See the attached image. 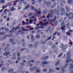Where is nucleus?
<instances>
[{
	"mask_svg": "<svg viewBox=\"0 0 73 73\" xmlns=\"http://www.w3.org/2000/svg\"><path fill=\"white\" fill-rule=\"evenodd\" d=\"M51 5V3H48L47 4V7H49Z\"/></svg>",
	"mask_w": 73,
	"mask_h": 73,
	"instance_id": "9d476101",
	"label": "nucleus"
},
{
	"mask_svg": "<svg viewBox=\"0 0 73 73\" xmlns=\"http://www.w3.org/2000/svg\"><path fill=\"white\" fill-rule=\"evenodd\" d=\"M51 28V27H49L48 28V30L50 29Z\"/></svg>",
	"mask_w": 73,
	"mask_h": 73,
	"instance_id": "c03bdc74",
	"label": "nucleus"
},
{
	"mask_svg": "<svg viewBox=\"0 0 73 73\" xmlns=\"http://www.w3.org/2000/svg\"><path fill=\"white\" fill-rule=\"evenodd\" d=\"M56 19V17H55L54 18V25L55 26H56V25H57V24L58 23V22L56 21L55 20Z\"/></svg>",
	"mask_w": 73,
	"mask_h": 73,
	"instance_id": "0eeeda50",
	"label": "nucleus"
},
{
	"mask_svg": "<svg viewBox=\"0 0 73 73\" xmlns=\"http://www.w3.org/2000/svg\"><path fill=\"white\" fill-rule=\"evenodd\" d=\"M46 21V19H45L44 20H43L44 21V22H45Z\"/></svg>",
	"mask_w": 73,
	"mask_h": 73,
	"instance_id": "13d9d810",
	"label": "nucleus"
},
{
	"mask_svg": "<svg viewBox=\"0 0 73 73\" xmlns=\"http://www.w3.org/2000/svg\"><path fill=\"white\" fill-rule=\"evenodd\" d=\"M69 67H70V69L73 68V64H70L69 66Z\"/></svg>",
	"mask_w": 73,
	"mask_h": 73,
	"instance_id": "f8f14e48",
	"label": "nucleus"
},
{
	"mask_svg": "<svg viewBox=\"0 0 73 73\" xmlns=\"http://www.w3.org/2000/svg\"><path fill=\"white\" fill-rule=\"evenodd\" d=\"M1 29L2 30H4V27H2L1 28Z\"/></svg>",
	"mask_w": 73,
	"mask_h": 73,
	"instance_id": "6e6d98bb",
	"label": "nucleus"
},
{
	"mask_svg": "<svg viewBox=\"0 0 73 73\" xmlns=\"http://www.w3.org/2000/svg\"><path fill=\"white\" fill-rule=\"evenodd\" d=\"M50 70H52V69H50V70H49L50 72H51V71H50Z\"/></svg>",
	"mask_w": 73,
	"mask_h": 73,
	"instance_id": "69168bd1",
	"label": "nucleus"
},
{
	"mask_svg": "<svg viewBox=\"0 0 73 73\" xmlns=\"http://www.w3.org/2000/svg\"><path fill=\"white\" fill-rule=\"evenodd\" d=\"M25 0H22L21 1H16L14 2H13V3L14 4V3H17L18 1L19 2V3H24V1H25Z\"/></svg>",
	"mask_w": 73,
	"mask_h": 73,
	"instance_id": "7ed1b4c3",
	"label": "nucleus"
},
{
	"mask_svg": "<svg viewBox=\"0 0 73 73\" xmlns=\"http://www.w3.org/2000/svg\"><path fill=\"white\" fill-rule=\"evenodd\" d=\"M68 4H72V1L71 0H69L68 1Z\"/></svg>",
	"mask_w": 73,
	"mask_h": 73,
	"instance_id": "9b49d317",
	"label": "nucleus"
},
{
	"mask_svg": "<svg viewBox=\"0 0 73 73\" xmlns=\"http://www.w3.org/2000/svg\"><path fill=\"white\" fill-rule=\"evenodd\" d=\"M31 9H32V10L34 9V7H33V6H31Z\"/></svg>",
	"mask_w": 73,
	"mask_h": 73,
	"instance_id": "7c9ffc66",
	"label": "nucleus"
},
{
	"mask_svg": "<svg viewBox=\"0 0 73 73\" xmlns=\"http://www.w3.org/2000/svg\"><path fill=\"white\" fill-rule=\"evenodd\" d=\"M23 73H29V72H23Z\"/></svg>",
	"mask_w": 73,
	"mask_h": 73,
	"instance_id": "37998d69",
	"label": "nucleus"
},
{
	"mask_svg": "<svg viewBox=\"0 0 73 73\" xmlns=\"http://www.w3.org/2000/svg\"><path fill=\"white\" fill-rule=\"evenodd\" d=\"M56 48V46L55 45H53L52 47V49H54V48Z\"/></svg>",
	"mask_w": 73,
	"mask_h": 73,
	"instance_id": "c756f323",
	"label": "nucleus"
},
{
	"mask_svg": "<svg viewBox=\"0 0 73 73\" xmlns=\"http://www.w3.org/2000/svg\"><path fill=\"white\" fill-rule=\"evenodd\" d=\"M70 19L72 20V19L73 17V13H71L70 14Z\"/></svg>",
	"mask_w": 73,
	"mask_h": 73,
	"instance_id": "6e6552de",
	"label": "nucleus"
},
{
	"mask_svg": "<svg viewBox=\"0 0 73 73\" xmlns=\"http://www.w3.org/2000/svg\"><path fill=\"white\" fill-rule=\"evenodd\" d=\"M3 20L2 19H0V22H2V21H3Z\"/></svg>",
	"mask_w": 73,
	"mask_h": 73,
	"instance_id": "de8ad7c7",
	"label": "nucleus"
},
{
	"mask_svg": "<svg viewBox=\"0 0 73 73\" xmlns=\"http://www.w3.org/2000/svg\"><path fill=\"white\" fill-rule=\"evenodd\" d=\"M56 2H55L53 4V7H56Z\"/></svg>",
	"mask_w": 73,
	"mask_h": 73,
	"instance_id": "412c9836",
	"label": "nucleus"
},
{
	"mask_svg": "<svg viewBox=\"0 0 73 73\" xmlns=\"http://www.w3.org/2000/svg\"><path fill=\"white\" fill-rule=\"evenodd\" d=\"M67 38V36H64V40H66V39Z\"/></svg>",
	"mask_w": 73,
	"mask_h": 73,
	"instance_id": "5701e85b",
	"label": "nucleus"
},
{
	"mask_svg": "<svg viewBox=\"0 0 73 73\" xmlns=\"http://www.w3.org/2000/svg\"><path fill=\"white\" fill-rule=\"evenodd\" d=\"M32 4L33 5H34V4H35V2H32Z\"/></svg>",
	"mask_w": 73,
	"mask_h": 73,
	"instance_id": "5fc2aeb1",
	"label": "nucleus"
},
{
	"mask_svg": "<svg viewBox=\"0 0 73 73\" xmlns=\"http://www.w3.org/2000/svg\"><path fill=\"white\" fill-rule=\"evenodd\" d=\"M7 21H9V17H7Z\"/></svg>",
	"mask_w": 73,
	"mask_h": 73,
	"instance_id": "393cba45",
	"label": "nucleus"
},
{
	"mask_svg": "<svg viewBox=\"0 0 73 73\" xmlns=\"http://www.w3.org/2000/svg\"><path fill=\"white\" fill-rule=\"evenodd\" d=\"M5 30L6 31H9V30L7 28H6L5 29Z\"/></svg>",
	"mask_w": 73,
	"mask_h": 73,
	"instance_id": "c9c22d12",
	"label": "nucleus"
},
{
	"mask_svg": "<svg viewBox=\"0 0 73 73\" xmlns=\"http://www.w3.org/2000/svg\"><path fill=\"white\" fill-rule=\"evenodd\" d=\"M35 11L36 12V13L35 15H36L37 16H39V15L41 14V12L39 11L38 10H35Z\"/></svg>",
	"mask_w": 73,
	"mask_h": 73,
	"instance_id": "f03ea898",
	"label": "nucleus"
},
{
	"mask_svg": "<svg viewBox=\"0 0 73 73\" xmlns=\"http://www.w3.org/2000/svg\"><path fill=\"white\" fill-rule=\"evenodd\" d=\"M12 15V13H10L9 14V16H11Z\"/></svg>",
	"mask_w": 73,
	"mask_h": 73,
	"instance_id": "ea45409f",
	"label": "nucleus"
},
{
	"mask_svg": "<svg viewBox=\"0 0 73 73\" xmlns=\"http://www.w3.org/2000/svg\"><path fill=\"white\" fill-rule=\"evenodd\" d=\"M32 15H33V14L32 13H29L28 16H29H29H32Z\"/></svg>",
	"mask_w": 73,
	"mask_h": 73,
	"instance_id": "4468645a",
	"label": "nucleus"
},
{
	"mask_svg": "<svg viewBox=\"0 0 73 73\" xmlns=\"http://www.w3.org/2000/svg\"><path fill=\"white\" fill-rule=\"evenodd\" d=\"M72 42H71L70 43V45H72Z\"/></svg>",
	"mask_w": 73,
	"mask_h": 73,
	"instance_id": "8fccbe9b",
	"label": "nucleus"
},
{
	"mask_svg": "<svg viewBox=\"0 0 73 73\" xmlns=\"http://www.w3.org/2000/svg\"><path fill=\"white\" fill-rule=\"evenodd\" d=\"M27 38L28 39H29V38H30V37H29V35H28L27 36Z\"/></svg>",
	"mask_w": 73,
	"mask_h": 73,
	"instance_id": "a18cd8bd",
	"label": "nucleus"
},
{
	"mask_svg": "<svg viewBox=\"0 0 73 73\" xmlns=\"http://www.w3.org/2000/svg\"><path fill=\"white\" fill-rule=\"evenodd\" d=\"M4 54V55H7V54H8L7 53V52H6L5 54Z\"/></svg>",
	"mask_w": 73,
	"mask_h": 73,
	"instance_id": "3c124183",
	"label": "nucleus"
},
{
	"mask_svg": "<svg viewBox=\"0 0 73 73\" xmlns=\"http://www.w3.org/2000/svg\"><path fill=\"white\" fill-rule=\"evenodd\" d=\"M62 54H61L60 55L58 56V57H61V56H62Z\"/></svg>",
	"mask_w": 73,
	"mask_h": 73,
	"instance_id": "473e14b6",
	"label": "nucleus"
},
{
	"mask_svg": "<svg viewBox=\"0 0 73 73\" xmlns=\"http://www.w3.org/2000/svg\"><path fill=\"white\" fill-rule=\"evenodd\" d=\"M1 2L2 3H5V1H4V0H3L1 1Z\"/></svg>",
	"mask_w": 73,
	"mask_h": 73,
	"instance_id": "cd10ccee",
	"label": "nucleus"
},
{
	"mask_svg": "<svg viewBox=\"0 0 73 73\" xmlns=\"http://www.w3.org/2000/svg\"><path fill=\"white\" fill-rule=\"evenodd\" d=\"M41 8H44V6H41Z\"/></svg>",
	"mask_w": 73,
	"mask_h": 73,
	"instance_id": "774afa93",
	"label": "nucleus"
},
{
	"mask_svg": "<svg viewBox=\"0 0 73 73\" xmlns=\"http://www.w3.org/2000/svg\"><path fill=\"white\" fill-rule=\"evenodd\" d=\"M31 39H33V35H31Z\"/></svg>",
	"mask_w": 73,
	"mask_h": 73,
	"instance_id": "4c0bfd02",
	"label": "nucleus"
},
{
	"mask_svg": "<svg viewBox=\"0 0 73 73\" xmlns=\"http://www.w3.org/2000/svg\"><path fill=\"white\" fill-rule=\"evenodd\" d=\"M61 26L63 27L61 28V29L62 31H65V26L64 25V23H62L61 24Z\"/></svg>",
	"mask_w": 73,
	"mask_h": 73,
	"instance_id": "20e7f679",
	"label": "nucleus"
},
{
	"mask_svg": "<svg viewBox=\"0 0 73 73\" xmlns=\"http://www.w3.org/2000/svg\"><path fill=\"white\" fill-rule=\"evenodd\" d=\"M58 36H60V33H58Z\"/></svg>",
	"mask_w": 73,
	"mask_h": 73,
	"instance_id": "09e8293b",
	"label": "nucleus"
},
{
	"mask_svg": "<svg viewBox=\"0 0 73 73\" xmlns=\"http://www.w3.org/2000/svg\"><path fill=\"white\" fill-rule=\"evenodd\" d=\"M15 9H15V8H14V7H12L11 10H10L9 11H14V10H15Z\"/></svg>",
	"mask_w": 73,
	"mask_h": 73,
	"instance_id": "2eb2a0df",
	"label": "nucleus"
},
{
	"mask_svg": "<svg viewBox=\"0 0 73 73\" xmlns=\"http://www.w3.org/2000/svg\"><path fill=\"white\" fill-rule=\"evenodd\" d=\"M67 35H68V36H70V33H67Z\"/></svg>",
	"mask_w": 73,
	"mask_h": 73,
	"instance_id": "f704fd0d",
	"label": "nucleus"
},
{
	"mask_svg": "<svg viewBox=\"0 0 73 73\" xmlns=\"http://www.w3.org/2000/svg\"><path fill=\"white\" fill-rule=\"evenodd\" d=\"M13 25H16V22H14L13 23Z\"/></svg>",
	"mask_w": 73,
	"mask_h": 73,
	"instance_id": "72a5a7b5",
	"label": "nucleus"
},
{
	"mask_svg": "<svg viewBox=\"0 0 73 73\" xmlns=\"http://www.w3.org/2000/svg\"><path fill=\"white\" fill-rule=\"evenodd\" d=\"M36 37H37V38H40V35H37Z\"/></svg>",
	"mask_w": 73,
	"mask_h": 73,
	"instance_id": "c85d7f7f",
	"label": "nucleus"
},
{
	"mask_svg": "<svg viewBox=\"0 0 73 73\" xmlns=\"http://www.w3.org/2000/svg\"><path fill=\"white\" fill-rule=\"evenodd\" d=\"M10 36H13V34H10Z\"/></svg>",
	"mask_w": 73,
	"mask_h": 73,
	"instance_id": "a19ab883",
	"label": "nucleus"
},
{
	"mask_svg": "<svg viewBox=\"0 0 73 73\" xmlns=\"http://www.w3.org/2000/svg\"><path fill=\"white\" fill-rule=\"evenodd\" d=\"M52 21H53L52 20H48L47 21V22H46V23L45 24H44V23H42V22H40V24L41 25V26H42L44 25H46V24H47L48 23H50L52 22Z\"/></svg>",
	"mask_w": 73,
	"mask_h": 73,
	"instance_id": "f257e3e1",
	"label": "nucleus"
},
{
	"mask_svg": "<svg viewBox=\"0 0 73 73\" xmlns=\"http://www.w3.org/2000/svg\"><path fill=\"white\" fill-rule=\"evenodd\" d=\"M48 44L50 45H52V43L50 41L48 42Z\"/></svg>",
	"mask_w": 73,
	"mask_h": 73,
	"instance_id": "a211bd4d",
	"label": "nucleus"
},
{
	"mask_svg": "<svg viewBox=\"0 0 73 73\" xmlns=\"http://www.w3.org/2000/svg\"><path fill=\"white\" fill-rule=\"evenodd\" d=\"M66 9L67 11L68 12V11H69V8H68V7L66 6Z\"/></svg>",
	"mask_w": 73,
	"mask_h": 73,
	"instance_id": "aec40b11",
	"label": "nucleus"
},
{
	"mask_svg": "<svg viewBox=\"0 0 73 73\" xmlns=\"http://www.w3.org/2000/svg\"><path fill=\"white\" fill-rule=\"evenodd\" d=\"M30 30H33V28H31L30 29Z\"/></svg>",
	"mask_w": 73,
	"mask_h": 73,
	"instance_id": "e2e57ef3",
	"label": "nucleus"
},
{
	"mask_svg": "<svg viewBox=\"0 0 73 73\" xmlns=\"http://www.w3.org/2000/svg\"><path fill=\"white\" fill-rule=\"evenodd\" d=\"M29 46L30 48H32L33 47V45L32 44H30L29 45Z\"/></svg>",
	"mask_w": 73,
	"mask_h": 73,
	"instance_id": "4be33fe9",
	"label": "nucleus"
},
{
	"mask_svg": "<svg viewBox=\"0 0 73 73\" xmlns=\"http://www.w3.org/2000/svg\"><path fill=\"white\" fill-rule=\"evenodd\" d=\"M13 71V69H11L9 71V73H11V72H12Z\"/></svg>",
	"mask_w": 73,
	"mask_h": 73,
	"instance_id": "dca6fc26",
	"label": "nucleus"
},
{
	"mask_svg": "<svg viewBox=\"0 0 73 73\" xmlns=\"http://www.w3.org/2000/svg\"><path fill=\"white\" fill-rule=\"evenodd\" d=\"M17 29H15V31H16V30H17V29H19L20 28V27H19V26H18L17 27H16Z\"/></svg>",
	"mask_w": 73,
	"mask_h": 73,
	"instance_id": "bb28decb",
	"label": "nucleus"
},
{
	"mask_svg": "<svg viewBox=\"0 0 73 73\" xmlns=\"http://www.w3.org/2000/svg\"><path fill=\"white\" fill-rule=\"evenodd\" d=\"M19 33H21V34H23V33H21V31H20L19 32Z\"/></svg>",
	"mask_w": 73,
	"mask_h": 73,
	"instance_id": "680f3d73",
	"label": "nucleus"
},
{
	"mask_svg": "<svg viewBox=\"0 0 73 73\" xmlns=\"http://www.w3.org/2000/svg\"><path fill=\"white\" fill-rule=\"evenodd\" d=\"M65 47H64V44H62L60 46V48H61V49H62V48H63V49H62V50H64L65 49Z\"/></svg>",
	"mask_w": 73,
	"mask_h": 73,
	"instance_id": "1a4fd4ad",
	"label": "nucleus"
},
{
	"mask_svg": "<svg viewBox=\"0 0 73 73\" xmlns=\"http://www.w3.org/2000/svg\"><path fill=\"white\" fill-rule=\"evenodd\" d=\"M60 69V68H56L57 70H59Z\"/></svg>",
	"mask_w": 73,
	"mask_h": 73,
	"instance_id": "0e129e2a",
	"label": "nucleus"
},
{
	"mask_svg": "<svg viewBox=\"0 0 73 73\" xmlns=\"http://www.w3.org/2000/svg\"><path fill=\"white\" fill-rule=\"evenodd\" d=\"M56 33H55L53 35V36H55V35H56Z\"/></svg>",
	"mask_w": 73,
	"mask_h": 73,
	"instance_id": "864d4df0",
	"label": "nucleus"
},
{
	"mask_svg": "<svg viewBox=\"0 0 73 73\" xmlns=\"http://www.w3.org/2000/svg\"><path fill=\"white\" fill-rule=\"evenodd\" d=\"M68 32H73V30H69Z\"/></svg>",
	"mask_w": 73,
	"mask_h": 73,
	"instance_id": "e433bc0d",
	"label": "nucleus"
},
{
	"mask_svg": "<svg viewBox=\"0 0 73 73\" xmlns=\"http://www.w3.org/2000/svg\"><path fill=\"white\" fill-rule=\"evenodd\" d=\"M39 28H39V27H36V28H35V29H36V30H37V29H39Z\"/></svg>",
	"mask_w": 73,
	"mask_h": 73,
	"instance_id": "49530a36",
	"label": "nucleus"
},
{
	"mask_svg": "<svg viewBox=\"0 0 73 73\" xmlns=\"http://www.w3.org/2000/svg\"><path fill=\"white\" fill-rule=\"evenodd\" d=\"M16 35H18V34H19V32H18L17 33H16Z\"/></svg>",
	"mask_w": 73,
	"mask_h": 73,
	"instance_id": "bf43d9fd",
	"label": "nucleus"
},
{
	"mask_svg": "<svg viewBox=\"0 0 73 73\" xmlns=\"http://www.w3.org/2000/svg\"><path fill=\"white\" fill-rule=\"evenodd\" d=\"M60 9L61 11L63 9L62 7H60Z\"/></svg>",
	"mask_w": 73,
	"mask_h": 73,
	"instance_id": "603ef678",
	"label": "nucleus"
},
{
	"mask_svg": "<svg viewBox=\"0 0 73 73\" xmlns=\"http://www.w3.org/2000/svg\"><path fill=\"white\" fill-rule=\"evenodd\" d=\"M38 2L39 3H41V0H38Z\"/></svg>",
	"mask_w": 73,
	"mask_h": 73,
	"instance_id": "79ce46f5",
	"label": "nucleus"
},
{
	"mask_svg": "<svg viewBox=\"0 0 73 73\" xmlns=\"http://www.w3.org/2000/svg\"><path fill=\"white\" fill-rule=\"evenodd\" d=\"M72 61V60H71L69 58V56H67L66 57V62H70V61Z\"/></svg>",
	"mask_w": 73,
	"mask_h": 73,
	"instance_id": "39448f33",
	"label": "nucleus"
},
{
	"mask_svg": "<svg viewBox=\"0 0 73 73\" xmlns=\"http://www.w3.org/2000/svg\"><path fill=\"white\" fill-rule=\"evenodd\" d=\"M48 63L47 62H43L42 63V64H43V65H44V64H47V63Z\"/></svg>",
	"mask_w": 73,
	"mask_h": 73,
	"instance_id": "f3484780",
	"label": "nucleus"
},
{
	"mask_svg": "<svg viewBox=\"0 0 73 73\" xmlns=\"http://www.w3.org/2000/svg\"><path fill=\"white\" fill-rule=\"evenodd\" d=\"M50 39H51V37H50L48 38L47 40H50Z\"/></svg>",
	"mask_w": 73,
	"mask_h": 73,
	"instance_id": "58836bf2",
	"label": "nucleus"
},
{
	"mask_svg": "<svg viewBox=\"0 0 73 73\" xmlns=\"http://www.w3.org/2000/svg\"><path fill=\"white\" fill-rule=\"evenodd\" d=\"M10 41H11V42H13V41H14V40L12 39L10 40Z\"/></svg>",
	"mask_w": 73,
	"mask_h": 73,
	"instance_id": "2f4dec72",
	"label": "nucleus"
},
{
	"mask_svg": "<svg viewBox=\"0 0 73 73\" xmlns=\"http://www.w3.org/2000/svg\"><path fill=\"white\" fill-rule=\"evenodd\" d=\"M27 22V23L26 24L25 22H24V21H23L22 22V24L23 25H25L26 24V25H28L29 24V23H28V21H29V20L28 19H27L26 20Z\"/></svg>",
	"mask_w": 73,
	"mask_h": 73,
	"instance_id": "423d86ee",
	"label": "nucleus"
},
{
	"mask_svg": "<svg viewBox=\"0 0 73 73\" xmlns=\"http://www.w3.org/2000/svg\"><path fill=\"white\" fill-rule=\"evenodd\" d=\"M37 71L38 72H40V71L38 70H37Z\"/></svg>",
	"mask_w": 73,
	"mask_h": 73,
	"instance_id": "338daca9",
	"label": "nucleus"
},
{
	"mask_svg": "<svg viewBox=\"0 0 73 73\" xmlns=\"http://www.w3.org/2000/svg\"><path fill=\"white\" fill-rule=\"evenodd\" d=\"M49 17H50V15L49 14L48 16L46 17V18L47 19H49Z\"/></svg>",
	"mask_w": 73,
	"mask_h": 73,
	"instance_id": "b1692460",
	"label": "nucleus"
},
{
	"mask_svg": "<svg viewBox=\"0 0 73 73\" xmlns=\"http://www.w3.org/2000/svg\"><path fill=\"white\" fill-rule=\"evenodd\" d=\"M34 17H35V16H33V17H31V19H33V18H34Z\"/></svg>",
	"mask_w": 73,
	"mask_h": 73,
	"instance_id": "052dcab7",
	"label": "nucleus"
},
{
	"mask_svg": "<svg viewBox=\"0 0 73 73\" xmlns=\"http://www.w3.org/2000/svg\"><path fill=\"white\" fill-rule=\"evenodd\" d=\"M4 11V12H9V11L7 9L5 10Z\"/></svg>",
	"mask_w": 73,
	"mask_h": 73,
	"instance_id": "a878e982",
	"label": "nucleus"
},
{
	"mask_svg": "<svg viewBox=\"0 0 73 73\" xmlns=\"http://www.w3.org/2000/svg\"><path fill=\"white\" fill-rule=\"evenodd\" d=\"M30 6L29 5H27L25 7L26 9H28V8H29L30 7Z\"/></svg>",
	"mask_w": 73,
	"mask_h": 73,
	"instance_id": "ddd939ff",
	"label": "nucleus"
},
{
	"mask_svg": "<svg viewBox=\"0 0 73 73\" xmlns=\"http://www.w3.org/2000/svg\"><path fill=\"white\" fill-rule=\"evenodd\" d=\"M30 24H32V22H33V20H32V19H30Z\"/></svg>",
	"mask_w": 73,
	"mask_h": 73,
	"instance_id": "6ab92c4d",
	"label": "nucleus"
},
{
	"mask_svg": "<svg viewBox=\"0 0 73 73\" xmlns=\"http://www.w3.org/2000/svg\"><path fill=\"white\" fill-rule=\"evenodd\" d=\"M7 27H9V23H7Z\"/></svg>",
	"mask_w": 73,
	"mask_h": 73,
	"instance_id": "4d7b16f0",
	"label": "nucleus"
}]
</instances>
